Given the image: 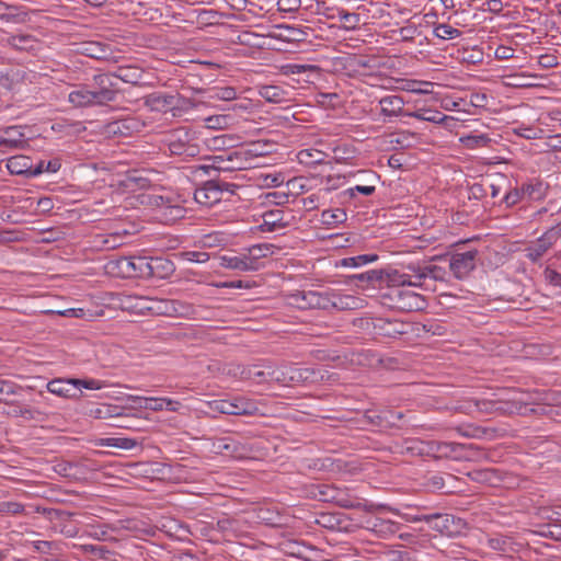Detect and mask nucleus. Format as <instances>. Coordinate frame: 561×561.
<instances>
[{
    "mask_svg": "<svg viewBox=\"0 0 561 561\" xmlns=\"http://www.w3.org/2000/svg\"><path fill=\"white\" fill-rule=\"evenodd\" d=\"M162 144L172 156L195 158L202 152L197 133L188 127H180L165 133Z\"/></svg>",
    "mask_w": 561,
    "mask_h": 561,
    "instance_id": "1",
    "label": "nucleus"
},
{
    "mask_svg": "<svg viewBox=\"0 0 561 561\" xmlns=\"http://www.w3.org/2000/svg\"><path fill=\"white\" fill-rule=\"evenodd\" d=\"M413 522H424L428 527L443 536L455 537L463 533L467 523L451 514H421L413 518Z\"/></svg>",
    "mask_w": 561,
    "mask_h": 561,
    "instance_id": "2",
    "label": "nucleus"
},
{
    "mask_svg": "<svg viewBox=\"0 0 561 561\" xmlns=\"http://www.w3.org/2000/svg\"><path fill=\"white\" fill-rule=\"evenodd\" d=\"M385 298L391 309L412 312L422 310L425 307V299L422 295L414 293L409 287H396L388 290Z\"/></svg>",
    "mask_w": 561,
    "mask_h": 561,
    "instance_id": "3",
    "label": "nucleus"
},
{
    "mask_svg": "<svg viewBox=\"0 0 561 561\" xmlns=\"http://www.w3.org/2000/svg\"><path fill=\"white\" fill-rule=\"evenodd\" d=\"M234 184L209 180L194 192V199L202 206L211 207L222 199L225 193H233Z\"/></svg>",
    "mask_w": 561,
    "mask_h": 561,
    "instance_id": "4",
    "label": "nucleus"
},
{
    "mask_svg": "<svg viewBox=\"0 0 561 561\" xmlns=\"http://www.w3.org/2000/svg\"><path fill=\"white\" fill-rule=\"evenodd\" d=\"M478 254V250H469L446 255L453 276L460 280L468 278L477 267Z\"/></svg>",
    "mask_w": 561,
    "mask_h": 561,
    "instance_id": "5",
    "label": "nucleus"
},
{
    "mask_svg": "<svg viewBox=\"0 0 561 561\" xmlns=\"http://www.w3.org/2000/svg\"><path fill=\"white\" fill-rule=\"evenodd\" d=\"M90 88L99 106L114 102L119 91L112 73L94 76Z\"/></svg>",
    "mask_w": 561,
    "mask_h": 561,
    "instance_id": "6",
    "label": "nucleus"
},
{
    "mask_svg": "<svg viewBox=\"0 0 561 561\" xmlns=\"http://www.w3.org/2000/svg\"><path fill=\"white\" fill-rule=\"evenodd\" d=\"M213 161L211 165L203 167L204 170L213 168L218 171H234L248 169L247 153L241 152L240 149L233 151H224L220 154L209 158Z\"/></svg>",
    "mask_w": 561,
    "mask_h": 561,
    "instance_id": "7",
    "label": "nucleus"
},
{
    "mask_svg": "<svg viewBox=\"0 0 561 561\" xmlns=\"http://www.w3.org/2000/svg\"><path fill=\"white\" fill-rule=\"evenodd\" d=\"M7 168L12 174L34 178L44 173V160L33 164L28 157L19 154L8 159Z\"/></svg>",
    "mask_w": 561,
    "mask_h": 561,
    "instance_id": "8",
    "label": "nucleus"
},
{
    "mask_svg": "<svg viewBox=\"0 0 561 561\" xmlns=\"http://www.w3.org/2000/svg\"><path fill=\"white\" fill-rule=\"evenodd\" d=\"M472 448V445H465L460 443H447V442H431L428 443V453L435 458H448L454 460L466 459V449Z\"/></svg>",
    "mask_w": 561,
    "mask_h": 561,
    "instance_id": "9",
    "label": "nucleus"
},
{
    "mask_svg": "<svg viewBox=\"0 0 561 561\" xmlns=\"http://www.w3.org/2000/svg\"><path fill=\"white\" fill-rule=\"evenodd\" d=\"M145 124L137 117H124L110 122L104 127V133L108 136L129 137L140 133Z\"/></svg>",
    "mask_w": 561,
    "mask_h": 561,
    "instance_id": "10",
    "label": "nucleus"
},
{
    "mask_svg": "<svg viewBox=\"0 0 561 561\" xmlns=\"http://www.w3.org/2000/svg\"><path fill=\"white\" fill-rule=\"evenodd\" d=\"M296 301L302 309L331 310V291H302L297 296Z\"/></svg>",
    "mask_w": 561,
    "mask_h": 561,
    "instance_id": "11",
    "label": "nucleus"
},
{
    "mask_svg": "<svg viewBox=\"0 0 561 561\" xmlns=\"http://www.w3.org/2000/svg\"><path fill=\"white\" fill-rule=\"evenodd\" d=\"M46 388L50 393L67 399H76L81 394V390L77 386L76 378L53 379L46 385Z\"/></svg>",
    "mask_w": 561,
    "mask_h": 561,
    "instance_id": "12",
    "label": "nucleus"
},
{
    "mask_svg": "<svg viewBox=\"0 0 561 561\" xmlns=\"http://www.w3.org/2000/svg\"><path fill=\"white\" fill-rule=\"evenodd\" d=\"M151 313L163 314V316H184L187 313L190 307L180 301L173 299H159L153 298L151 302Z\"/></svg>",
    "mask_w": 561,
    "mask_h": 561,
    "instance_id": "13",
    "label": "nucleus"
},
{
    "mask_svg": "<svg viewBox=\"0 0 561 561\" xmlns=\"http://www.w3.org/2000/svg\"><path fill=\"white\" fill-rule=\"evenodd\" d=\"M175 272L172 261L164 257L148 259L147 278L165 279Z\"/></svg>",
    "mask_w": 561,
    "mask_h": 561,
    "instance_id": "14",
    "label": "nucleus"
},
{
    "mask_svg": "<svg viewBox=\"0 0 561 561\" xmlns=\"http://www.w3.org/2000/svg\"><path fill=\"white\" fill-rule=\"evenodd\" d=\"M469 410L477 411L482 414L504 413L508 409L505 407L507 403L497 399H471L468 401Z\"/></svg>",
    "mask_w": 561,
    "mask_h": 561,
    "instance_id": "15",
    "label": "nucleus"
},
{
    "mask_svg": "<svg viewBox=\"0 0 561 561\" xmlns=\"http://www.w3.org/2000/svg\"><path fill=\"white\" fill-rule=\"evenodd\" d=\"M211 448L217 454L234 458L241 457L244 451V446L231 437H221L214 439L211 443Z\"/></svg>",
    "mask_w": 561,
    "mask_h": 561,
    "instance_id": "16",
    "label": "nucleus"
},
{
    "mask_svg": "<svg viewBox=\"0 0 561 561\" xmlns=\"http://www.w3.org/2000/svg\"><path fill=\"white\" fill-rule=\"evenodd\" d=\"M365 176L363 180V184H357L353 187L347 188L343 192L344 195L350 196L351 198L355 197L356 193L363 194L365 196H370L376 191V184L379 181V176L373 171H362L359 172Z\"/></svg>",
    "mask_w": 561,
    "mask_h": 561,
    "instance_id": "17",
    "label": "nucleus"
},
{
    "mask_svg": "<svg viewBox=\"0 0 561 561\" xmlns=\"http://www.w3.org/2000/svg\"><path fill=\"white\" fill-rule=\"evenodd\" d=\"M287 221H285V211L283 209H272L265 211L262 215V224L260 229L264 232H273L285 228Z\"/></svg>",
    "mask_w": 561,
    "mask_h": 561,
    "instance_id": "18",
    "label": "nucleus"
},
{
    "mask_svg": "<svg viewBox=\"0 0 561 561\" xmlns=\"http://www.w3.org/2000/svg\"><path fill=\"white\" fill-rule=\"evenodd\" d=\"M404 100L400 95H387L379 100L380 112L387 117L404 115Z\"/></svg>",
    "mask_w": 561,
    "mask_h": 561,
    "instance_id": "19",
    "label": "nucleus"
},
{
    "mask_svg": "<svg viewBox=\"0 0 561 561\" xmlns=\"http://www.w3.org/2000/svg\"><path fill=\"white\" fill-rule=\"evenodd\" d=\"M220 266L241 272L256 271L254 261L248 259L247 254L242 255H222L220 256Z\"/></svg>",
    "mask_w": 561,
    "mask_h": 561,
    "instance_id": "20",
    "label": "nucleus"
},
{
    "mask_svg": "<svg viewBox=\"0 0 561 561\" xmlns=\"http://www.w3.org/2000/svg\"><path fill=\"white\" fill-rule=\"evenodd\" d=\"M68 101L76 107L99 106L90 85L85 84L69 93Z\"/></svg>",
    "mask_w": 561,
    "mask_h": 561,
    "instance_id": "21",
    "label": "nucleus"
},
{
    "mask_svg": "<svg viewBox=\"0 0 561 561\" xmlns=\"http://www.w3.org/2000/svg\"><path fill=\"white\" fill-rule=\"evenodd\" d=\"M331 309L355 310L363 307V299L340 293L331 291Z\"/></svg>",
    "mask_w": 561,
    "mask_h": 561,
    "instance_id": "22",
    "label": "nucleus"
},
{
    "mask_svg": "<svg viewBox=\"0 0 561 561\" xmlns=\"http://www.w3.org/2000/svg\"><path fill=\"white\" fill-rule=\"evenodd\" d=\"M404 116L413 117L419 121L430 122L434 124H446L448 121H454L453 117L447 116L443 114L438 110H431V108H417L413 112L404 113Z\"/></svg>",
    "mask_w": 561,
    "mask_h": 561,
    "instance_id": "23",
    "label": "nucleus"
},
{
    "mask_svg": "<svg viewBox=\"0 0 561 561\" xmlns=\"http://www.w3.org/2000/svg\"><path fill=\"white\" fill-rule=\"evenodd\" d=\"M26 76V71L22 68H7L0 71V87L5 90H13L18 84L25 81Z\"/></svg>",
    "mask_w": 561,
    "mask_h": 561,
    "instance_id": "24",
    "label": "nucleus"
},
{
    "mask_svg": "<svg viewBox=\"0 0 561 561\" xmlns=\"http://www.w3.org/2000/svg\"><path fill=\"white\" fill-rule=\"evenodd\" d=\"M402 525L385 518H375L371 525V531L379 538L389 539L393 535H396Z\"/></svg>",
    "mask_w": 561,
    "mask_h": 561,
    "instance_id": "25",
    "label": "nucleus"
},
{
    "mask_svg": "<svg viewBox=\"0 0 561 561\" xmlns=\"http://www.w3.org/2000/svg\"><path fill=\"white\" fill-rule=\"evenodd\" d=\"M3 133L5 137H0V142L4 147L19 149L22 148L25 144V136L21 131V127L19 126H8L3 128Z\"/></svg>",
    "mask_w": 561,
    "mask_h": 561,
    "instance_id": "26",
    "label": "nucleus"
},
{
    "mask_svg": "<svg viewBox=\"0 0 561 561\" xmlns=\"http://www.w3.org/2000/svg\"><path fill=\"white\" fill-rule=\"evenodd\" d=\"M231 415H255L259 412L255 401L244 397L231 398Z\"/></svg>",
    "mask_w": 561,
    "mask_h": 561,
    "instance_id": "27",
    "label": "nucleus"
},
{
    "mask_svg": "<svg viewBox=\"0 0 561 561\" xmlns=\"http://www.w3.org/2000/svg\"><path fill=\"white\" fill-rule=\"evenodd\" d=\"M382 286H387L389 290L396 287H408L410 276L407 273H401L398 270H383Z\"/></svg>",
    "mask_w": 561,
    "mask_h": 561,
    "instance_id": "28",
    "label": "nucleus"
},
{
    "mask_svg": "<svg viewBox=\"0 0 561 561\" xmlns=\"http://www.w3.org/2000/svg\"><path fill=\"white\" fill-rule=\"evenodd\" d=\"M112 76L113 78L119 79L126 83L138 84L142 79V71L138 67L123 66L118 67Z\"/></svg>",
    "mask_w": 561,
    "mask_h": 561,
    "instance_id": "29",
    "label": "nucleus"
},
{
    "mask_svg": "<svg viewBox=\"0 0 561 561\" xmlns=\"http://www.w3.org/2000/svg\"><path fill=\"white\" fill-rule=\"evenodd\" d=\"M153 298L139 297V296H126L122 301L123 308L138 312H151V302Z\"/></svg>",
    "mask_w": 561,
    "mask_h": 561,
    "instance_id": "30",
    "label": "nucleus"
},
{
    "mask_svg": "<svg viewBox=\"0 0 561 561\" xmlns=\"http://www.w3.org/2000/svg\"><path fill=\"white\" fill-rule=\"evenodd\" d=\"M548 186L541 182H529L522 185V194L529 201H541L547 194Z\"/></svg>",
    "mask_w": 561,
    "mask_h": 561,
    "instance_id": "31",
    "label": "nucleus"
},
{
    "mask_svg": "<svg viewBox=\"0 0 561 561\" xmlns=\"http://www.w3.org/2000/svg\"><path fill=\"white\" fill-rule=\"evenodd\" d=\"M7 43L14 49L28 51L35 48L37 41L28 34H16L9 36Z\"/></svg>",
    "mask_w": 561,
    "mask_h": 561,
    "instance_id": "32",
    "label": "nucleus"
},
{
    "mask_svg": "<svg viewBox=\"0 0 561 561\" xmlns=\"http://www.w3.org/2000/svg\"><path fill=\"white\" fill-rule=\"evenodd\" d=\"M328 154L317 149H305L298 152V161L307 167H314L325 162Z\"/></svg>",
    "mask_w": 561,
    "mask_h": 561,
    "instance_id": "33",
    "label": "nucleus"
},
{
    "mask_svg": "<svg viewBox=\"0 0 561 561\" xmlns=\"http://www.w3.org/2000/svg\"><path fill=\"white\" fill-rule=\"evenodd\" d=\"M288 373L290 374L289 380L290 383L295 382H316L318 380V373L313 368H298V367H288Z\"/></svg>",
    "mask_w": 561,
    "mask_h": 561,
    "instance_id": "34",
    "label": "nucleus"
},
{
    "mask_svg": "<svg viewBox=\"0 0 561 561\" xmlns=\"http://www.w3.org/2000/svg\"><path fill=\"white\" fill-rule=\"evenodd\" d=\"M129 264H131L130 256H122L117 260L110 261L106 265V268L110 273H113L119 277L129 278L131 274Z\"/></svg>",
    "mask_w": 561,
    "mask_h": 561,
    "instance_id": "35",
    "label": "nucleus"
},
{
    "mask_svg": "<svg viewBox=\"0 0 561 561\" xmlns=\"http://www.w3.org/2000/svg\"><path fill=\"white\" fill-rule=\"evenodd\" d=\"M261 98L270 103H282L285 101V91L278 85H263L259 91Z\"/></svg>",
    "mask_w": 561,
    "mask_h": 561,
    "instance_id": "36",
    "label": "nucleus"
},
{
    "mask_svg": "<svg viewBox=\"0 0 561 561\" xmlns=\"http://www.w3.org/2000/svg\"><path fill=\"white\" fill-rule=\"evenodd\" d=\"M408 276H410V282L408 283V287H423L426 282V274L423 271V265H414L410 264L407 266Z\"/></svg>",
    "mask_w": 561,
    "mask_h": 561,
    "instance_id": "37",
    "label": "nucleus"
},
{
    "mask_svg": "<svg viewBox=\"0 0 561 561\" xmlns=\"http://www.w3.org/2000/svg\"><path fill=\"white\" fill-rule=\"evenodd\" d=\"M460 141L467 149H477L488 147L491 142V138L485 134L468 135L461 137Z\"/></svg>",
    "mask_w": 561,
    "mask_h": 561,
    "instance_id": "38",
    "label": "nucleus"
},
{
    "mask_svg": "<svg viewBox=\"0 0 561 561\" xmlns=\"http://www.w3.org/2000/svg\"><path fill=\"white\" fill-rule=\"evenodd\" d=\"M549 250L548 245L538 238L535 242H531L526 248V256L533 262L537 263L543 256V254Z\"/></svg>",
    "mask_w": 561,
    "mask_h": 561,
    "instance_id": "39",
    "label": "nucleus"
},
{
    "mask_svg": "<svg viewBox=\"0 0 561 561\" xmlns=\"http://www.w3.org/2000/svg\"><path fill=\"white\" fill-rule=\"evenodd\" d=\"M129 264L131 274L129 278L139 277L147 278L148 257L146 256H130Z\"/></svg>",
    "mask_w": 561,
    "mask_h": 561,
    "instance_id": "40",
    "label": "nucleus"
},
{
    "mask_svg": "<svg viewBox=\"0 0 561 561\" xmlns=\"http://www.w3.org/2000/svg\"><path fill=\"white\" fill-rule=\"evenodd\" d=\"M383 270H369L367 272L352 276V279L365 282L373 286H382Z\"/></svg>",
    "mask_w": 561,
    "mask_h": 561,
    "instance_id": "41",
    "label": "nucleus"
},
{
    "mask_svg": "<svg viewBox=\"0 0 561 561\" xmlns=\"http://www.w3.org/2000/svg\"><path fill=\"white\" fill-rule=\"evenodd\" d=\"M433 33L440 39H454L461 35V32L458 28L446 23L435 25Z\"/></svg>",
    "mask_w": 561,
    "mask_h": 561,
    "instance_id": "42",
    "label": "nucleus"
},
{
    "mask_svg": "<svg viewBox=\"0 0 561 561\" xmlns=\"http://www.w3.org/2000/svg\"><path fill=\"white\" fill-rule=\"evenodd\" d=\"M377 259H378L377 254H362V255H357V256L345 257L341 261V264L343 266L357 267L360 265H365L367 263H371V262L376 261Z\"/></svg>",
    "mask_w": 561,
    "mask_h": 561,
    "instance_id": "43",
    "label": "nucleus"
},
{
    "mask_svg": "<svg viewBox=\"0 0 561 561\" xmlns=\"http://www.w3.org/2000/svg\"><path fill=\"white\" fill-rule=\"evenodd\" d=\"M34 510L36 513L47 516L50 520H53V519L66 520L73 515V513H70V512L56 510V508H46V507H42V506H35Z\"/></svg>",
    "mask_w": 561,
    "mask_h": 561,
    "instance_id": "44",
    "label": "nucleus"
},
{
    "mask_svg": "<svg viewBox=\"0 0 561 561\" xmlns=\"http://www.w3.org/2000/svg\"><path fill=\"white\" fill-rule=\"evenodd\" d=\"M207 405H208L209 410L213 412L231 415V411H232L231 399H219V400L208 401Z\"/></svg>",
    "mask_w": 561,
    "mask_h": 561,
    "instance_id": "45",
    "label": "nucleus"
},
{
    "mask_svg": "<svg viewBox=\"0 0 561 561\" xmlns=\"http://www.w3.org/2000/svg\"><path fill=\"white\" fill-rule=\"evenodd\" d=\"M415 138V134L409 130H403L391 135L390 144L397 145L401 148H408L411 146L412 139Z\"/></svg>",
    "mask_w": 561,
    "mask_h": 561,
    "instance_id": "46",
    "label": "nucleus"
},
{
    "mask_svg": "<svg viewBox=\"0 0 561 561\" xmlns=\"http://www.w3.org/2000/svg\"><path fill=\"white\" fill-rule=\"evenodd\" d=\"M423 271H425L426 278L433 280L444 282L446 280L447 272L444 267L434 265V264H425L423 265Z\"/></svg>",
    "mask_w": 561,
    "mask_h": 561,
    "instance_id": "47",
    "label": "nucleus"
},
{
    "mask_svg": "<svg viewBox=\"0 0 561 561\" xmlns=\"http://www.w3.org/2000/svg\"><path fill=\"white\" fill-rule=\"evenodd\" d=\"M323 222L328 225H336L346 220V213L343 209L336 208L333 210H325L322 214Z\"/></svg>",
    "mask_w": 561,
    "mask_h": 561,
    "instance_id": "48",
    "label": "nucleus"
},
{
    "mask_svg": "<svg viewBox=\"0 0 561 561\" xmlns=\"http://www.w3.org/2000/svg\"><path fill=\"white\" fill-rule=\"evenodd\" d=\"M561 239V221L557 224L556 226L548 229L541 237L540 240L545 242L549 249L552 248V245Z\"/></svg>",
    "mask_w": 561,
    "mask_h": 561,
    "instance_id": "49",
    "label": "nucleus"
},
{
    "mask_svg": "<svg viewBox=\"0 0 561 561\" xmlns=\"http://www.w3.org/2000/svg\"><path fill=\"white\" fill-rule=\"evenodd\" d=\"M267 245L256 244L249 249L248 259H251V261H254L256 271L261 268L260 259L265 257L268 252Z\"/></svg>",
    "mask_w": 561,
    "mask_h": 561,
    "instance_id": "50",
    "label": "nucleus"
},
{
    "mask_svg": "<svg viewBox=\"0 0 561 561\" xmlns=\"http://www.w3.org/2000/svg\"><path fill=\"white\" fill-rule=\"evenodd\" d=\"M141 419L136 415L130 416H118L117 422L114 424L116 427L128 428L133 431H139Z\"/></svg>",
    "mask_w": 561,
    "mask_h": 561,
    "instance_id": "51",
    "label": "nucleus"
},
{
    "mask_svg": "<svg viewBox=\"0 0 561 561\" xmlns=\"http://www.w3.org/2000/svg\"><path fill=\"white\" fill-rule=\"evenodd\" d=\"M25 511V506L19 502H0V514L7 515H21Z\"/></svg>",
    "mask_w": 561,
    "mask_h": 561,
    "instance_id": "52",
    "label": "nucleus"
},
{
    "mask_svg": "<svg viewBox=\"0 0 561 561\" xmlns=\"http://www.w3.org/2000/svg\"><path fill=\"white\" fill-rule=\"evenodd\" d=\"M135 402L141 401L144 402V408L151 411H162L164 410V398H142L135 397L133 399Z\"/></svg>",
    "mask_w": 561,
    "mask_h": 561,
    "instance_id": "53",
    "label": "nucleus"
},
{
    "mask_svg": "<svg viewBox=\"0 0 561 561\" xmlns=\"http://www.w3.org/2000/svg\"><path fill=\"white\" fill-rule=\"evenodd\" d=\"M339 18L342 22L345 24V28L347 30H354L359 24V14L354 12H348L346 10H340L339 11Z\"/></svg>",
    "mask_w": 561,
    "mask_h": 561,
    "instance_id": "54",
    "label": "nucleus"
},
{
    "mask_svg": "<svg viewBox=\"0 0 561 561\" xmlns=\"http://www.w3.org/2000/svg\"><path fill=\"white\" fill-rule=\"evenodd\" d=\"M23 388L13 381L0 378V401H4L5 396L16 394Z\"/></svg>",
    "mask_w": 561,
    "mask_h": 561,
    "instance_id": "55",
    "label": "nucleus"
},
{
    "mask_svg": "<svg viewBox=\"0 0 561 561\" xmlns=\"http://www.w3.org/2000/svg\"><path fill=\"white\" fill-rule=\"evenodd\" d=\"M334 490L327 484H319L314 486V491L312 492L313 496L322 502H330L334 500Z\"/></svg>",
    "mask_w": 561,
    "mask_h": 561,
    "instance_id": "56",
    "label": "nucleus"
},
{
    "mask_svg": "<svg viewBox=\"0 0 561 561\" xmlns=\"http://www.w3.org/2000/svg\"><path fill=\"white\" fill-rule=\"evenodd\" d=\"M211 98L222 101H232L237 98V91L232 87L215 88Z\"/></svg>",
    "mask_w": 561,
    "mask_h": 561,
    "instance_id": "57",
    "label": "nucleus"
},
{
    "mask_svg": "<svg viewBox=\"0 0 561 561\" xmlns=\"http://www.w3.org/2000/svg\"><path fill=\"white\" fill-rule=\"evenodd\" d=\"M267 376L276 382H279L283 385L290 383V380H289L290 374L288 373V367L268 370Z\"/></svg>",
    "mask_w": 561,
    "mask_h": 561,
    "instance_id": "58",
    "label": "nucleus"
},
{
    "mask_svg": "<svg viewBox=\"0 0 561 561\" xmlns=\"http://www.w3.org/2000/svg\"><path fill=\"white\" fill-rule=\"evenodd\" d=\"M106 446H113L122 449H131L137 445V442L131 438H107L106 439Z\"/></svg>",
    "mask_w": 561,
    "mask_h": 561,
    "instance_id": "59",
    "label": "nucleus"
},
{
    "mask_svg": "<svg viewBox=\"0 0 561 561\" xmlns=\"http://www.w3.org/2000/svg\"><path fill=\"white\" fill-rule=\"evenodd\" d=\"M559 514H561V506L545 507L541 510L542 518L561 526V516H559Z\"/></svg>",
    "mask_w": 561,
    "mask_h": 561,
    "instance_id": "60",
    "label": "nucleus"
},
{
    "mask_svg": "<svg viewBox=\"0 0 561 561\" xmlns=\"http://www.w3.org/2000/svg\"><path fill=\"white\" fill-rule=\"evenodd\" d=\"M230 141V137L227 135H220L213 137L207 140V147L211 150H219L222 151Z\"/></svg>",
    "mask_w": 561,
    "mask_h": 561,
    "instance_id": "61",
    "label": "nucleus"
},
{
    "mask_svg": "<svg viewBox=\"0 0 561 561\" xmlns=\"http://www.w3.org/2000/svg\"><path fill=\"white\" fill-rule=\"evenodd\" d=\"M276 5L280 12L293 13L299 10L301 0H277Z\"/></svg>",
    "mask_w": 561,
    "mask_h": 561,
    "instance_id": "62",
    "label": "nucleus"
},
{
    "mask_svg": "<svg viewBox=\"0 0 561 561\" xmlns=\"http://www.w3.org/2000/svg\"><path fill=\"white\" fill-rule=\"evenodd\" d=\"M525 198L524 194H522V187L520 188H514L511 190L508 193L505 194L503 201L506 204L507 207H512L523 201Z\"/></svg>",
    "mask_w": 561,
    "mask_h": 561,
    "instance_id": "63",
    "label": "nucleus"
},
{
    "mask_svg": "<svg viewBox=\"0 0 561 561\" xmlns=\"http://www.w3.org/2000/svg\"><path fill=\"white\" fill-rule=\"evenodd\" d=\"M173 100L172 95H152L150 103L154 108H161L173 105Z\"/></svg>",
    "mask_w": 561,
    "mask_h": 561,
    "instance_id": "64",
    "label": "nucleus"
}]
</instances>
